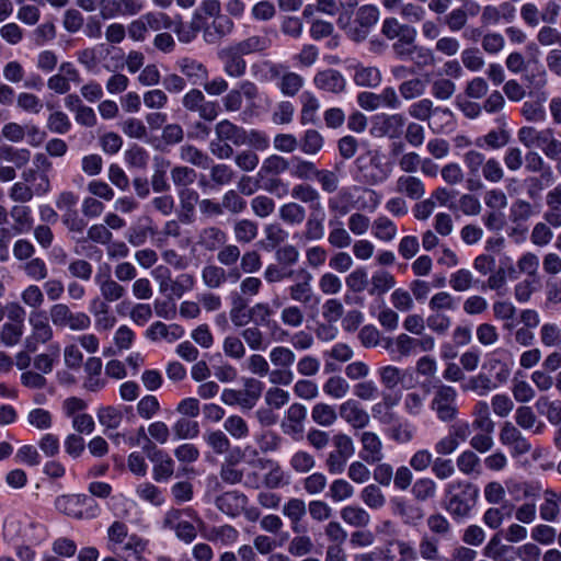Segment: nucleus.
Instances as JSON below:
<instances>
[{
  "label": "nucleus",
  "mask_w": 561,
  "mask_h": 561,
  "mask_svg": "<svg viewBox=\"0 0 561 561\" xmlns=\"http://www.w3.org/2000/svg\"><path fill=\"white\" fill-rule=\"evenodd\" d=\"M396 191L411 199H420L425 194V186L421 179L413 175H401L397 179Z\"/></svg>",
  "instance_id": "29"
},
{
  "label": "nucleus",
  "mask_w": 561,
  "mask_h": 561,
  "mask_svg": "<svg viewBox=\"0 0 561 561\" xmlns=\"http://www.w3.org/2000/svg\"><path fill=\"white\" fill-rule=\"evenodd\" d=\"M341 518L350 526L364 528L370 523L369 513L357 505H347L340 512Z\"/></svg>",
  "instance_id": "41"
},
{
  "label": "nucleus",
  "mask_w": 561,
  "mask_h": 561,
  "mask_svg": "<svg viewBox=\"0 0 561 561\" xmlns=\"http://www.w3.org/2000/svg\"><path fill=\"white\" fill-rule=\"evenodd\" d=\"M98 420L101 425L106 430L117 428L123 421V413L114 407H102L96 413Z\"/></svg>",
  "instance_id": "61"
},
{
  "label": "nucleus",
  "mask_w": 561,
  "mask_h": 561,
  "mask_svg": "<svg viewBox=\"0 0 561 561\" xmlns=\"http://www.w3.org/2000/svg\"><path fill=\"white\" fill-rule=\"evenodd\" d=\"M270 39L266 36L252 35L238 43L232 44L234 48L242 55L261 53L270 47Z\"/></svg>",
  "instance_id": "47"
},
{
  "label": "nucleus",
  "mask_w": 561,
  "mask_h": 561,
  "mask_svg": "<svg viewBox=\"0 0 561 561\" xmlns=\"http://www.w3.org/2000/svg\"><path fill=\"white\" fill-rule=\"evenodd\" d=\"M179 154L182 161L194 167L208 169L213 162L211 158L193 145H184L180 148Z\"/></svg>",
  "instance_id": "36"
},
{
  "label": "nucleus",
  "mask_w": 561,
  "mask_h": 561,
  "mask_svg": "<svg viewBox=\"0 0 561 561\" xmlns=\"http://www.w3.org/2000/svg\"><path fill=\"white\" fill-rule=\"evenodd\" d=\"M227 242V233L216 226L204 228L198 236V243L207 251L219 250Z\"/></svg>",
  "instance_id": "31"
},
{
  "label": "nucleus",
  "mask_w": 561,
  "mask_h": 561,
  "mask_svg": "<svg viewBox=\"0 0 561 561\" xmlns=\"http://www.w3.org/2000/svg\"><path fill=\"white\" fill-rule=\"evenodd\" d=\"M147 546L148 540L135 534L130 535L122 547L125 552V561H148L142 556Z\"/></svg>",
  "instance_id": "42"
},
{
  "label": "nucleus",
  "mask_w": 561,
  "mask_h": 561,
  "mask_svg": "<svg viewBox=\"0 0 561 561\" xmlns=\"http://www.w3.org/2000/svg\"><path fill=\"white\" fill-rule=\"evenodd\" d=\"M497 388V383L485 374H478L468 379L466 383L461 386L462 391H473L478 396H486L490 391Z\"/></svg>",
  "instance_id": "46"
},
{
  "label": "nucleus",
  "mask_w": 561,
  "mask_h": 561,
  "mask_svg": "<svg viewBox=\"0 0 561 561\" xmlns=\"http://www.w3.org/2000/svg\"><path fill=\"white\" fill-rule=\"evenodd\" d=\"M280 220L290 226H298L306 220V208L296 202L283 204L278 209Z\"/></svg>",
  "instance_id": "38"
},
{
  "label": "nucleus",
  "mask_w": 561,
  "mask_h": 561,
  "mask_svg": "<svg viewBox=\"0 0 561 561\" xmlns=\"http://www.w3.org/2000/svg\"><path fill=\"white\" fill-rule=\"evenodd\" d=\"M95 283L99 285L101 296L107 302H114L126 295V288L113 279L110 274L95 275Z\"/></svg>",
  "instance_id": "23"
},
{
  "label": "nucleus",
  "mask_w": 561,
  "mask_h": 561,
  "mask_svg": "<svg viewBox=\"0 0 561 561\" xmlns=\"http://www.w3.org/2000/svg\"><path fill=\"white\" fill-rule=\"evenodd\" d=\"M247 201L236 190H228L221 196L222 215L225 213L231 216L242 214L247 209Z\"/></svg>",
  "instance_id": "40"
},
{
  "label": "nucleus",
  "mask_w": 561,
  "mask_h": 561,
  "mask_svg": "<svg viewBox=\"0 0 561 561\" xmlns=\"http://www.w3.org/2000/svg\"><path fill=\"white\" fill-rule=\"evenodd\" d=\"M354 486L345 479H335L329 486L328 496L333 502H343L354 495Z\"/></svg>",
  "instance_id": "57"
},
{
  "label": "nucleus",
  "mask_w": 561,
  "mask_h": 561,
  "mask_svg": "<svg viewBox=\"0 0 561 561\" xmlns=\"http://www.w3.org/2000/svg\"><path fill=\"white\" fill-rule=\"evenodd\" d=\"M416 30L414 27L403 28V33L393 43L392 49L398 58L408 60L412 57V50L415 46Z\"/></svg>",
  "instance_id": "37"
},
{
  "label": "nucleus",
  "mask_w": 561,
  "mask_h": 561,
  "mask_svg": "<svg viewBox=\"0 0 561 561\" xmlns=\"http://www.w3.org/2000/svg\"><path fill=\"white\" fill-rule=\"evenodd\" d=\"M247 496L237 491L226 492L216 499L217 508L230 516H236L240 508L247 504Z\"/></svg>",
  "instance_id": "28"
},
{
  "label": "nucleus",
  "mask_w": 561,
  "mask_h": 561,
  "mask_svg": "<svg viewBox=\"0 0 561 561\" xmlns=\"http://www.w3.org/2000/svg\"><path fill=\"white\" fill-rule=\"evenodd\" d=\"M209 169V179L216 186H226L236 178L232 168L225 163L211 164Z\"/></svg>",
  "instance_id": "55"
},
{
  "label": "nucleus",
  "mask_w": 561,
  "mask_h": 561,
  "mask_svg": "<svg viewBox=\"0 0 561 561\" xmlns=\"http://www.w3.org/2000/svg\"><path fill=\"white\" fill-rule=\"evenodd\" d=\"M28 322L32 327L34 339L41 343H46L53 339V329L45 311L33 310L28 316Z\"/></svg>",
  "instance_id": "26"
},
{
  "label": "nucleus",
  "mask_w": 561,
  "mask_h": 561,
  "mask_svg": "<svg viewBox=\"0 0 561 561\" xmlns=\"http://www.w3.org/2000/svg\"><path fill=\"white\" fill-rule=\"evenodd\" d=\"M311 282V273L306 270L298 271L297 282L288 287L290 299L304 306H317L320 302V298L314 295Z\"/></svg>",
  "instance_id": "11"
},
{
  "label": "nucleus",
  "mask_w": 561,
  "mask_h": 561,
  "mask_svg": "<svg viewBox=\"0 0 561 561\" xmlns=\"http://www.w3.org/2000/svg\"><path fill=\"white\" fill-rule=\"evenodd\" d=\"M339 414L354 430L365 428L370 422L368 412L354 399L344 401L339 407Z\"/></svg>",
  "instance_id": "15"
},
{
  "label": "nucleus",
  "mask_w": 561,
  "mask_h": 561,
  "mask_svg": "<svg viewBox=\"0 0 561 561\" xmlns=\"http://www.w3.org/2000/svg\"><path fill=\"white\" fill-rule=\"evenodd\" d=\"M404 125L405 117L402 114L383 115L378 124V130L381 136L397 139L403 134Z\"/></svg>",
  "instance_id": "32"
},
{
  "label": "nucleus",
  "mask_w": 561,
  "mask_h": 561,
  "mask_svg": "<svg viewBox=\"0 0 561 561\" xmlns=\"http://www.w3.org/2000/svg\"><path fill=\"white\" fill-rule=\"evenodd\" d=\"M426 90V81L421 78L403 80L399 87V95L405 101H411L422 96Z\"/></svg>",
  "instance_id": "49"
},
{
  "label": "nucleus",
  "mask_w": 561,
  "mask_h": 561,
  "mask_svg": "<svg viewBox=\"0 0 561 561\" xmlns=\"http://www.w3.org/2000/svg\"><path fill=\"white\" fill-rule=\"evenodd\" d=\"M350 390V383L341 376H332L323 383V392L333 399L344 398Z\"/></svg>",
  "instance_id": "62"
},
{
  "label": "nucleus",
  "mask_w": 561,
  "mask_h": 561,
  "mask_svg": "<svg viewBox=\"0 0 561 561\" xmlns=\"http://www.w3.org/2000/svg\"><path fill=\"white\" fill-rule=\"evenodd\" d=\"M330 231L328 234V242L335 249H345L353 243L351 233L343 227L341 221H330Z\"/></svg>",
  "instance_id": "48"
},
{
  "label": "nucleus",
  "mask_w": 561,
  "mask_h": 561,
  "mask_svg": "<svg viewBox=\"0 0 561 561\" xmlns=\"http://www.w3.org/2000/svg\"><path fill=\"white\" fill-rule=\"evenodd\" d=\"M354 82L359 87L375 88L381 82V73L376 67L358 65L354 68Z\"/></svg>",
  "instance_id": "45"
},
{
  "label": "nucleus",
  "mask_w": 561,
  "mask_h": 561,
  "mask_svg": "<svg viewBox=\"0 0 561 561\" xmlns=\"http://www.w3.org/2000/svg\"><path fill=\"white\" fill-rule=\"evenodd\" d=\"M313 83L318 89L333 94L342 93L346 88L345 78L335 69H325L317 72Z\"/></svg>",
  "instance_id": "20"
},
{
  "label": "nucleus",
  "mask_w": 561,
  "mask_h": 561,
  "mask_svg": "<svg viewBox=\"0 0 561 561\" xmlns=\"http://www.w3.org/2000/svg\"><path fill=\"white\" fill-rule=\"evenodd\" d=\"M128 528L123 522L116 520L107 528V549L113 552H118V546L124 543L128 538Z\"/></svg>",
  "instance_id": "50"
},
{
  "label": "nucleus",
  "mask_w": 561,
  "mask_h": 561,
  "mask_svg": "<svg viewBox=\"0 0 561 561\" xmlns=\"http://www.w3.org/2000/svg\"><path fill=\"white\" fill-rule=\"evenodd\" d=\"M216 137L226 140L233 146H243L248 142V133L244 128L228 119L218 122L215 126Z\"/></svg>",
  "instance_id": "22"
},
{
  "label": "nucleus",
  "mask_w": 561,
  "mask_h": 561,
  "mask_svg": "<svg viewBox=\"0 0 561 561\" xmlns=\"http://www.w3.org/2000/svg\"><path fill=\"white\" fill-rule=\"evenodd\" d=\"M362 444V450L359 451V458L368 463L375 465L380 462L385 455L382 451V442L380 437L374 432H363L359 437Z\"/></svg>",
  "instance_id": "16"
},
{
  "label": "nucleus",
  "mask_w": 561,
  "mask_h": 561,
  "mask_svg": "<svg viewBox=\"0 0 561 561\" xmlns=\"http://www.w3.org/2000/svg\"><path fill=\"white\" fill-rule=\"evenodd\" d=\"M485 160V156L478 150H469L463 154V163L469 176L467 180L469 191H477L483 187L480 176Z\"/></svg>",
  "instance_id": "14"
},
{
  "label": "nucleus",
  "mask_w": 561,
  "mask_h": 561,
  "mask_svg": "<svg viewBox=\"0 0 561 561\" xmlns=\"http://www.w3.org/2000/svg\"><path fill=\"white\" fill-rule=\"evenodd\" d=\"M457 390L448 385L439 383L434 388L431 409L442 422L449 423L458 416Z\"/></svg>",
  "instance_id": "5"
},
{
  "label": "nucleus",
  "mask_w": 561,
  "mask_h": 561,
  "mask_svg": "<svg viewBox=\"0 0 561 561\" xmlns=\"http://www.w3.org/2000/svg\"><path fill=\"white\" fill-rule=\"evenodd\" d=\"M393 515L399 516L404 525L417 526L424 518L421 506L402 497H393L390 501Z\"/></svg>",
  "instance_id": "17"
},
{
  "label": "nucleus",
  "mask_w": 561,
  "mask_h": 561,
  "mask_svg": "<svg viewBox=\"0 0 561 561\" xmlns=\"http://www.w3.org/2000/svg\"><path fill=\"white\" fill-rule=\"evenodd\" d=\"M502 445L508 447L513 457H519L530 451L531 445L523 433L511 422H505L499 435Z\"/></svg>",
  "instance_id": "10"
},
{
  "label": "nucleus",
  "mask_w": 561,
  "mask_h": 561,
  "mask_svg": "<svg viewBox=\"0 0 561 561\" xmlns=\"http://www.w3.org/2000/svg\"><path fill=\"white\" fill-rule=\"evenodd\" d=\"M176 67L192 85H201L208 79V70L206 66L196 59L190 57L180 58Z\"/></svg>",
  "instance_id": "21"
},
{
  "label": "nucleus",
  "mask_w": 561,
  "mask_h": 561,
  "mask_svg": "<svg viewBox=\"0 0 561 561\" xmlns=\"http://www.w3.org/2000/svg\"><path fill=\"white\" fill-rule=\"evenodd\" d=\"M540 341L547 347L560 346L561 328L557 323H543L540 328Z\"/></svg>",
  "instance_id": "64"
},
{
  "label": "nucleus",
  "mask_w": 561,
  "mask_h": 561,
  "mask_svg": "<svg viewBox=\"0 0 561 561\" xmlns=\"http://www.w3.org/2000/svg\"><path fill=\"white\" fill-rule=\"evenodd\" d=\"M183 107L191 113H197L199 118L213 122L220 112L217 101L207 100L205 94L196 88L188 90L182 98Z\"/></svg>",
  "instance_id": "8"
},
{
  "label": "nucleus",
  "mask_w": 561,
  "mask_h": 561,
  "mask_svg": "<svg viewBox=\"0 0 561 561\" xmlns=\"http://www.w3.org/2000/svg\"><path fill=\"white\" fill-rule=\"evenodd\" d=\"M218 58L224 64V71L231 78H241L247 71V62L243 56L234 48L229 45L218 51Z\"/></svg>",
  "instance_id": "18"
},
{
  "label": "nucleus",
  "mask_w": 561,
  "mask_h": 561,
  "mask_svg": "<svg viewBox=\"0 0 561 561\" xmlns=\"http://www.w3.org/2000/svg\"><path fill=\"white\" fill-rule=\"evenodd\" d=\"M204 439L206 444L213 449V451L217 455H222L230 449V440L227 435L220 431H207L204 434Z\"/></svg>",
  "instance_id": "58"
},
{
  "label": "nucleus",
  "mask_w": 561,
  "mask_h": 561,
  "mask_svg": "<svg viewBox=\"0 0 561 561\" xmlns=\"http://www.w3.org/2000/svg\"><path fill=\"white\" fill-rule=\"evenodd\" d=\"M369 283V295L382 296L396 286V278L390 272L386 270H377L371 275Z\"/></svg>",
  "instance_id": "35"
},
{
  "label": "nucleus",
  "mask_w": 561,
  "mask_h": 561,
  "mask_svg": "<svg viewBox=\"0 0 561 561\" xmlns=\"http://www.w3.org/2000/svg\"><path fill=\"white\" fill-rule=\"evenodd\" d=\"M268 70L273 79H278V88L284 95L294 96L304 87V78L291 71H284L282 65L270 64Z\"/></svg>",
  "instance_id": "13"
},
{
  "label": "nucleus",
  "mask_w": 561,
  "mask_h": 561,
  "mask_svg": "<svg viewBox=\"0 0 561 561\" xmlns=\"http://www.w3.org/2000/svg\"><path fill=\"white\" fill-rule=\"evenodd\" d=\"M299 142L304 153L314 156L323 148L324 139L318 130L307 129Z\"/></svg>",
  "instance_id": "54"
},
{
  "label": "nucleus",
  "mask_w": 561,
  "mask_h": 561,
  "mask_svg": "<svg viewBox=\"0 0 561 561\" xmlns=\"http://www.w3.org/2000/svg\"><path fill=\"white\" fill-rule=\"evenodd\" d=\"M311 420L319 426L330 427L337 421V413L333 405L318 402L311 409Z\"/></svg>",
  "instance_id": "43"
},
{
  "label": "nucleus",
  "mask_w": 561,
  "mask_h": 561,
  "mask_svg": "<svg viewBox=\"0 0 561 561\" xmlns=\"http://www.w3.org/2000/svg\"><path fill=\"white\" fill-rule=\"evenodd\" d=\"M240 391V407L252 409L260 399L263 391V383L254 378H247L243 381V389Z\"/></svg>",
  "instance_id": "34"
},
{
  "label": "nucleus",
  "mask_w": 561,
  "mask_h": 561,
  "mask_svg": "<svg viewBox=\"0 0 561 561\" xmlns=\"http://www.w3.org/2000/svg\"><path fill=\"white\" fill-rule=\"evenodd\" d=\"M313 180H317L322 192L328 194L335 193L340 186V176L334 170L318 169Z\"/></svg>",
  "instance_id": "56"
},
{
  "label": "nucleus",
  "mask_w": 561,
  "mask_h": 561,
  "mask_svg": "<svg viewBox=\"0 0 561 561\" xmlns=\"http://www.w3.org/2000/svg\"><path fill=\"white\" fill-rule=\"evenodd\" d=\"M535 214L534 206L526 199H516L510 209V219L514 224L527 221Z\"/></svg>",
  "instance_id": "60"
},
{
  "label": "nucleus",
  "mask_w": 561,
  "mask_h": 561,
  "mask_svg": "<svg viewBox=\"0 0 561 561\" xmlns=\"http://www.w3.org/2000/svg\"><path fill=\"white\" fill-rule=\"evenodd\" d=\"M380 381L386 389H393L404 379L405 373L397 366L388 365L378 370Z\"/></svg>",
  "instance_id": "63"
},
{
  "label": "nucleus",
  "mask_w": 561,
  "mask_h": 561,
  "mask_svg": "<svg viewBox=\"0 0 561 561\" xmlns=\"http://www.w3.org/2000/svg\"><path fill=\"white\" fill-rule=\"evenodd\" d=\"M355 164L360 174V181L368 185L383 183L390 175V170L385 167L380 154L376 151L359 156Z\"/></svg>",
  "instance_id": "6"
},
{
  "label": "nucleus",
  "mask_w": 561,
  "mask_h": 561,
  "mask_svg": "<svg viewBox=\"0 0 561 561\" xmlns=\"http://www.w3.org/2000/svg\"><path fill=\"white\" fill-rule=\"evenodd\" d=\"M289 162L291 163L289 172L293 178L301 181L313 180L318 168L312 161L302 159L299 156H293Z\"/></svg>",
  "instance_id": "39"
},
{
  "label": "nucleus",
  "mask_w": 561,
  "mask_h": 561,
  "mask_svg": "<svg viewBox=\"0 0 561 561\" xmlns=\"http://www.w3.org/2000/svg\"><path fill=\"white\" fill-rule=\"evenodd\" d=\"M374 236L385 242L392 241L397 236L394 222L386 216L376 218L373 222Z\"/></svg>",
  "instance_id": "53"
},
{
  "label": "nucleus",
  "mask_w": 561,
  "mask_h": 561,
  "mask_svg": "<svg viewBox=\"0 0 561 561\" xmlns=\"http://www.w3.org/2000/svg\"><path fill=\"white\" fill-rule=\"evenodd\" d=\"M332 444L334 449L328 454L324 465L329 473L341 474L355 453V445L352 437L345 433L333 435Z\"/></svg>",
  "instance_id": "4"
},
{
  "label": "nucleus",
  "mask_w": 561,
  "mask_h": 561,
  "mask_svg": "<svg viewBox=\"0 0 561 561\" xmlns=\"http://www.w3.org/2000/svg\"><path fill=\"white\" fill-rule=\"evenodd\" d=\"M379 20V10L373 4H365L357 9L354 18L350 14H340L337 25L348 38L359 43L365 41Z\"/></svg>",
  "instance_id": "2"
},
{
  "label": "nucleus",
  "mask_w": 561,
  "mask_h": 561,
  "mask_svg": "<svg viewBox=\"0 0 561 561\" xmlns=\"http://www.w3.org/2000/svg\"><path fill=\"white\" fill-rule=\"evenodd\" d=\"M290 165L289 159L278 154H271L263 160L256 178L265 179L270 175H280L289 171Z\"/></svg>",
  "instance_id": "33"
},
{
  "label": "nucleus",
  "mask_w": 561,
  "mask_h": 561,
  "mask_svg": "<svg viewBox=\"0 0 561 561\" xmlns=\"http://www.w3.org/2000/svg\"><path fill=\"white\" fill-rule=\"evenodd\" d=\"M33 164L35 169L39 171V181L38 183H35V193L38 196L45 195L50 191V182L47 173L51 169L53 164L47 156L42 152H38L34 156Z\"/></svg>",
  "instance_id": "30"
},
{
  "label": "nucleus",
  "mask_w": 561,
  "mask_h": 561,
  "mask_svg": "<svg viewBox=\"0 0 561 561\" xmlns=\"http://www.w3.org/2000/svg\"><path fill=\"white\" fill-rule=\"evenodd\" d=\"M324 210L310 211L305 222L302 239L307 242L320 241L324 237Z\"/></svg>",
  "instance_id": "24"
},
{
  "label": "nucleus",
  "mask_w": 561,
  "mask_h": 561,
  "mask_svg": "<svg viewBox=\"0 0 561 561\" xmlns=\"http://www.w3.org/2000/svg\"><path fill=\"white\" fill-rule=\"evenodd\" d=\"M49 317L55 327L71 331H84L91 325V319L85 312H72L66 304L53 305Z\"/></svg>",
  "instance_id": "7"
},
{
  "label": "nucleus",
  "mask_w": 561,
  "mask_h": 561,
  "mask_svg": "<svg viewBox=\"0 0 561 561\" xmlns=\"http://www.w3.org/2000/svg\"><path fill=\"white\" fill-rule=\"evenodd\" d=\"M284 516L290 520L291 530L295 534H300L304 528L300 524L307 513L306 502L298 497L289 499L283 506L282 510Z\"/></svg>",
  "instance_id": "25"
},
{
  "label": "nucleus",
  "mask_w": 561,
  "mask_h": 561,
  "mask_svg": "<svg viewBox=\"0 0 561 561\" xmlns=\"http://www.w3.org/2000/svg\"><path fill=\"white\" fill-rule=\"evenodd\" d=\"M240 277V270L236 266L226 271L220 265L207 264L202 270V280L209 289H217L221 287L228 279L237 282Z\"/></svg>",
  "instance_id": "12"
},
{
  "label": "nucleus",
  "mask_w": 561,
  "mask_h": 561,
  "mask_svg": "<svg viewBox=\"0 0 561 561\" xmlns=\"http://www.w3.org/2000/svg\"><path fill=\"white\" fill-rule=\"evenodd\" d=\"M93 506L94 500L85 494L60 495L55 501L56 510L78 519L94 516Z\"/></svg>",
  "instance_id": "9"
},
{
  "label": "nucleus",
  "mask_w": 561,
  "mask_h": 561,
  "mask_svg": "<svg viewBox=\"0 0 561 561\" xmlns=\"http://www.w3.org/2000/svg\"><path fill=\"white\" fill-rule=\"evenodd\" d=\"M479 488L466 480L448 482L444 489L443 507L454 518H466L477 503Z\"/></svg>",
  "instance_id": "1"
},
{
  "label": "nucleus",
  "mask_w": 561,
  "mask_h": 561,
  "mask_svg": "<svg viewBox=\"0 0 561 561\" xmlns=\"http://www.w3.org/2000/svg\"><path fill=\"white\" fill-rule=\"evenodd\" d=\"M291 197L310 206L311 211L323 209L319 191L308 183L296 184L291 188Z\"/></svg>",
  "instance_id": "27"
},
{
  "label": "nucleus",
  "mask_w": 561,
  "mask_h": 561,
  "mask_svg": "<svg viewBox=\"0 0 561 561\" xmlns=\"http://www.w3.org/2000/svg\"><path fill=\"white\" fill-rule=\"evenodd\" d=\"M194 285V276L188 273H182L175 278L170 277L162 286L159 287V293L170 300L180 299L185 293L192 290Z\"/></svg>",
  "instance_id": "19"
},
{
  "label": "nucleus",
  "mask_w": 561,
  "mask_h": 561,
  "mask_svg": "<svg viewBox=\"0 0 561 561\" xmlns=\"http://www.w3.org/2000/svg\"><path fill=\"white\" fill-rule=\"evenodd\" d=\"M233 234L238 242L251 243L259 234V225L251 219H239L233 225Z\"/></svg>",
  "instance_id": "44"
},
{
  "label": "nucleus",
  "mask_w": 561,
  "mask_h": 561,
  "mask_svg": "<svg viewBox=\"0 0 561 561\" xmlns=\"http://www.w3.org/2000/svg\"><path fill=\"white\" fill-rule=\"evenodd\" d=\"M360 500L371 510H380L386 504V496L377 484H368L360 491Z\"/></svg>",
  "instance_id": "52"
},
{
  "label": "nucleus",
  "mask_w": 561,
  "mask_h": 561,
  "mask_svg": "<svg viewBox=\"0 0 561 561\" xmlns=\"http://www.w3.org/2000/svg\"><path fill=\"white\" fill-rule=\"evenodd\" d=\"M240 336L252 351H264L267 346L264 333L259 329L256 324L244 328L240 332Z\"/></svg>",
  "instance_id": "59"
},
{
  "label": "nucleus",
  "mask_w": 561,
  "mask_h": 561,
  "mask_svg": "<svg viewBox=\"0 0 561 561\" xmlns=\"http://www.w3.org/2000/svg\"><path fill=\"white\" fill-rule=\"evenodd\" d=\"M176 439H193L198 436L201 430L197 421L180 417L172 426Z\"/></svg>",
  "instance_id": "51"
},
{
  "label": "nucleus",
  "mask_w": 561,
  "mask_h": 561,
  "mask_svg": "<svg viewBox=\"0 0 561 561\" xmlns=\"http://www.w3.org/2000/svg\"><path fill=\"white\" fill-rule=\"evenodd\" d=\"M138 436L145 438V444L141 446V449L153 463V479L157 482L168 481L173 476L174 461L167 453L159 449L156 444L148 438L142 426L138 428Z\"/></svg>",
  "instance_id": "3"
}]
</instances>
